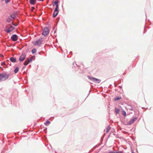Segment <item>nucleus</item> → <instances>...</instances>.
I'll use <instances>...</instances> for the list:
<instances>
[{"label":"nucleus","mask_w":153,"mask_h":153,"mask_svg":"<svg viewBox=\"0 0 153 153\" xmlns=\"http://www.w3.org/2000/svg\"><path fill=\"white\" fill-rule=\"evenodd\" d=\"M36 3V0H30V3L31 5H33Z\"/></svg>","instance_id":"9d476101"},{"label":"nucleus","mask_w":153,"mask_h":153,"mask_svg":"<svg viewBox=\"0 0 153 153\" xmlns=\"http://www.w3.org/2000/svg\"><path fill=\"white\" fill-rule=\"evenodd\" d=\"M131 153H134V151L132 150H131Z\"/></svg>","instance_id":"2f4dec72"},{"label":"nucleus","mask_w":153,"mask_h":153,"mask_svg":"<svg viewBox=\"0 0 153 153\" xmlns=\"http://www.w3.org/2000/svg\"><path fill=\"white\" fill-rule=\"evenodd\" d=\"M34 9H35V7H32L31 9V11L32 12H33Z\"/></svg>","instance_id":"cd10ccee"},{"label":"nucleus","mask_w":153,"mask_h":153,"mask_svg":"<svg viewBox=\"0 0 153 153\" xmlns=\"http://www.w3.org/2000/svg\"><path fill=\"white\" fill-rule=\"evenodd\" d=\"M58 3L59 2L58 1H56L54 2V4L56 6V8H59V5H58Z\"/></svg>","instance_id":"ddd939ff"},{"label":"nucleus","mask_w":153,"mask_h":153,"mask_svg":"<svg viewBox=\"0 0 153 153\" xmlns=\"http://www.w3.org/2000/svg\"><path fill=\"white\" fill-rule=\"evenodd\" d=\"M5 62H2L1 63V65H5Z\"/></svg>","instance_id":"c85d7f7f"},{"label":"nucleus","mask_w":153,"mask_h":153,"mask_svg":"<svg viewBox=\"0 0 153 153\" xmlns=\"http://www.w3.org/2000/svg\"><path fill=\"white\" fill-rule=\"evenodd\" d=\"M137 119V117H135L131 119L128 122V125H131L133 124L134 122L136 121Z\"/></svg>","instance_id":"423d86ee"},{"label":"nucleus","mask_w":153,"mask_h":153,"mask_svg":"<svg viewBox=\"0 0 153 153\" xmlns=\"http://www.w3.org/2000/svg\"><path fill=\"white\" fill-rule=\"evenodd\" d=\"M74 63H73V65H74Z\"/></svg>","instance_id":"58836bf2"},{"label":"nucleus","mask_w":153,"mask_h":153,"mask_svg":"<svg viewBox=\"0 0 153 153\" xmlns=\"http://www.w3.org/2000/svg\"><path fill=\"white\" fill-rule=\"evenodd\" d=\"M26 54L25 53H22V55L20 56L19 60L20 62L23 61L25 58Z\"/></svg>","instance_id":"6e6552de"},{"label":"nucleus","mask_w":153,"mask_h":153,"mask_svg":"<svg viewBox=\"0 0 153 153\" xmlns=\"http://www.w3.org/2000/svg\"><path fill=\"white\" fill-rule=\"evenodd\" d=\"M43 42V38H40L38 40L33 42V44L35 46H40Z\"/></svg>","instance_id":"7ed1b4c3"},{"label":"nucleus","mask_w":153,"mask_h":153,"mask_svg":"<svg viewBox=\"0 0 153 153\" xmlns=\"http://www.w3.org/2000/svg\"><path fill=\"white\" fill-rule=\"evenodd\" d=\"M56 31H55L54 32V33H55L56 32Z\"/></svg>","instance_id":"f704fd0d"},{"label":"nucleus","mask_w":153,"mask_h":153,"mask_svg":"<svg viewBox=\"0 0 153 153\" xmlns=\"http://www.w3.org/2000/svg\"><path fill=\"white\" fill-rule=\"evenodd\" d=\"M58 8H55L54 13H53V18L56 17L58 14L59 11L58 10Z\"/></svg>","instance_id":"1a4fd4ad"},{"label":"nucleus","mask_w":153,"mask_h":153,"mask_svg":"<svg viewBox=\"0 0 153 153\" xmlns=\"http://www.w3.org/2000/svg\"><path fill=\"white\" fill-rule=\"evenodd\" d=\"M12 24L13 26H17L18 25V24L16 25L14 24L13 22H12Z\"/></svg>","instance_id":"c756f323"},{"label":"nucleus","mask_w":153,"mask_h":153,"mask_svg":"<svg viewBox=\"0 0 153 153\" xmlns=\"http://www.w3.org/2000/svg\"><path fill=\"white\" fill-rule=\"evenodd\" d=\"M29 63L28 60H26L25 62H24V64L25 66L27 65Z\"/></svg>","instance_id":"dca6fc26"},{"label":"nucleus","mask_w":153,"mask_h":153,"mask_svg":"<svg viewBox=\"0 0 153 153\" xmlns=\"http://www.w3.org/2000/svg\"><path fill=\"white\" fill-rule=\"evenodd\" d=\"M11 39L13 42L16 41L18 39V36L16 34L13 35L11 37Z\"/></svg>","instance_id":"0eeeda50"},{"label":"nucleus","mask_w":153,"mask_h":153,"mask_svg":"<svg viewBox=\"0 0 153 153\" xmlns=\"http://www.w3.org/2000/svg\"><path fill=\"white\" fill-rule=\"evenodd\" d=\"M26 66H25V67H24V68H25Z\"/></svg>","instance_id":"e433bc0d"},{"label":"nucleus","mask_w":153,"mask_h":153,"mask_svg":"<svg viewBox=\"0 0 153 153\" xmlns=\"http://www.w3.org/2000/svg\"><path fill=\"white\" fill-rule=\"evenodd\" d=\"M10 0H5V3L6 4L10 2Z\"/></svg>","instance_id":"bb28decb"},{"label":"nucleus","mask_w":153,"mask_h":153,"mask_svg":"<svg viewBox=\"0 0 153 153\" xmlns=\"http://www.w3.org/2000/svg\"><path fill=\"white\" fill-rule=\"evenodd\" d=\"M121 97H115L114 99V100L115 101H116V100H118L120 99H121Z\"/></svg>","instance_id":"aec40b11"},{"label":"nucleus","mask_w":153,"mask_h":153,"mask_svg":"<svg viewBox=\"0 0 153 153\" xmlns=\"http://www.w3.org/2000/svg\"><path fill=\"white\" fill-rule=\"evenodd\" d=\"M33 59V57H31L29 58H28V59L27 60L28 62L30 63V62H32Z\"/></svg>","instance_id":"412c9836"},{"label":"nucleus","mask_w":153,"mask_h":153,"mask_svg":"<svg viewBox=\"0 0 153 153\" xmlns=\"http://www.w3.org/2000/svg\"><path fill=\"white\" fill-rule=\"evenodd\" d=\"M19 71V68L18 67H17L14 70V72L15 74H16Z\"/></svg>","instance_id":"4468645a"},{"label":"nucleus","mask_w":153,"mask_h":153,"mask_svg":"<svg viewBox=\"0 0 153 153\" xmlns=\"http://www.w3.org/2000/svg\"><path fill=\"white\" fill-rule=\"evenodd\" d=\"M87 77L88 79L90 80L93 81L94 82L97 83H99L101 82V80L99 79H98L93 77H91L89 76H88Z\"/></svg>","instance_id":"20e7f679"},{"label":"nucleus","mask_w":153,"mask_h":153,"mask_svg":"<svg viewBox=\"0 0 153 153\" xmlns=\"http://www.w3.org/2000/svg\"><path fill=\"white\" fill-rule=\"evenodd\" d=\"M122 114L124 116H126V112L125 111H123Z\"/></svg>","instance_id":"393cba45"},{"label":"nucleus","mask_w":153,"mask_h":153,"mask_svg":"<svg viewBox=\"0 0 153 153\" xmlns=\"http://www.w3.org/2000/svg\"><path fill=\"white\" fill-rule=\"evenodd\" d=\"M36 49H33L32 50V52L33 54H35L36 52Z\"/></svg>","instance_id":"4be33fe9"},{"label":"nucleus","mask_w":153,"mask_h":153,"mask_svg":"<svg viewBox=\"0 0 153 153\" xmlns=\"http://www.w3.org/2000/svg\"><path fill=\"white\" fill-rule=\"evenodd\" d=\"M26 66H25V67H24V68H25Z\"/></svg>","instance_id":"4c0bfd02"},{"label":"nucleus","mask_w":153,"mask_h":153,"mask_svg":"<svg viewBox=\"0 0 153 153\" xmlns=\"http://www.w3.org/2000/svg\"><path fill=\"white\" fill-rule=\"evenodd\" d=\"M119 88H120V89H121L122 88V87L121 86H119Z\"/></svg>","instance_id":"473e14b6"},{"label":"nucleus","mask_w":153,"mask_h":153,"mask_svg":"<svg viewBox=\"0 0 153 153\" xmlns=\"http://www.w3.org/2000/svg\"><path fill=\"white\" fill-rule=\"evenodd\" d=\"M26 66H25V67H24V68H25Z\"/></svg>","instance_id":"c9c22d12"},{"label":"nucleus","mask_w":153,"mask_h":153,"mask_svg":"<svg viewBox=\"0 0 153 153\" xmlns=\"http://www.w3.org/2000/svg\"><path fill=\"white\" fill-rule=\"evenodd\" d=\"M130 110H131V111H133L134 110V109L132 108H131L130 109Z\"/></svg>","instance_id":"7c9ffc66"},{"label":"nucleus","mask_w":153,"mask_h":153,"mask_svg":"<svg viewBox=\"0 0 153 153\" xmlns=\"http://www.w3.org/2000/svg\"><path fill=\"white\" fill-rule=\"evenodd\" d=\"M120 153L119 152H114L112 151H110L108 153Z\"/></svg>","instance_id":"a878e982"},{"label":"nucleus","mask_w":153,"mask_h":153,"mask_svg":"<svg viewBox=\"0 0 153 153\" xmlns=\"http://www.w3.org/2000/svg\"><path fill=\"white\" fill-rule=\"evenodd\" d=\"M12 31V30H11L10 28H9L5 31L7 33H9L10 31Z\"/></svg>","instance_id":"5701e85b"},{"label":"nucleus","mask_w":153,"mask_h":153,"mask_svg":"<svg viewBox=\"0 0 153 153\" xmlns=\"http://www.w3.org/2000/svg\"><path fill=\"white\" fill-rule=\"evenodd\" d=\"M49 29L48 27H45L43 30L42 35L44 36H46L49 33Z\"/></svg>","instance_id":"39448f33"},{"label":"nucleus","mask_w":153,"mask_h":153,"mask_svg":"<svg viewBox=\"0 0 153 153\" xmlns=\"http://www.w3.org/2000/svg\"><path fill=\"white\" fill-rule=\"evenodd\" d=\"M50 123V122L49 120H47L45 123V124L46 126H48Z\"/></svg>","instance_id":"a211bd4d"},{"label":"nucleus","mask_w":153,"mask_h":153,"mask_svg":"<svg viewBox=\"0 0 153 153\" xmlns=\"http://www.w3.org/2000/svg\"><path fill=\"white\" fill-rule=\"evenodd\" d=\"M11 20L12 19L10 17L8 16L6 19V22L8 23H10L11 22Z\"/></svg>","instance_id":"f8f14e48"},{"label":"nucleus","mask_w":153,"mask_h":153,"mask_svg":"<svg viewBox=\"0 0 153 153\" xmlns=\"http://www.w3.org/2000/svg\"><path fill=\"white\" fill-rule=\"evenodd\" d=\"M11 18H12L13 19H15V17H16V16L14 14H11L10 15V16H9Z\"/></svg>","instance_id":"6ab92c4d"},{"label":"nucleus","mask_w":153,"mask_h":153,"mask_svg":"<svg viewBox=\"0 0 153 153\" xmlns=\"http://www.w3.org/2000/svg\"><path fill=\"white\" fill-rule=\"evenodd\" d=\"M10 60L13 62H15L16 61V59L13 57H10Z\"/></svg>","instance_id":"9b49d317"},{"label":"nucleus","mask_w":153,"mask_h":153,"mask_svg":"<svg viewBox=\"0 0 153 153\" xmlns=\"http://www.w3.org/2000/svg\"><path fill=\"white\" fill-rule=\"evenodd\" d=\"M9 78V75L6 73L0 74V81H5Z\"/></svg>","instance_id":"f03ea898"},{"label":"nucleus","mask_w":153,"mask_h":153,"mask_svg":"<svg viewBox=\"0 0 153 153\" xmlns=\"http://www.w3.org/2000/svg\"><path fill=\"white\" fill-rule=\"evenodd\" d=\"M9 26H10V27L11 28V30H14L15 29V28L14 27H13V26H11V25H9Z\"/></svg>","instance_id":"b1692460"},{"label":"nucleus","mask_w":153,"mask_h":153,"mask_svg":"<svg viewBox=\"0 0 153 153\" xmlns=\"http://www.w3.org/2000/svg\"><path fill=\"white\" fill-rule=\"evenodd\" d=\"M44 1V0H40V1Z\"/></svg>","instance_id":"72a5a7b5"},{"label":"nucleus","mask_w":153,"mask_h":153,"mask_svg":"<svg viewBox=\"0 0 153 153\" xmlns=\"http://www.w3.org/2000/svg\"><path fill=\"white\" fill-rule=\"evenodd\" d=\"M115 112L117 114H118L119 113V109L117 108H115Z\"/></svg>","instance_id":"f3484780"},{"label":"nucleus","mask_w":153,"mask_h":153,"mask_svg":"<svg viewBox=\"0 0 153 153\" xmlns=\"http://www.w3.org/2000/svg\"><path fill=\"white\" fill-rule=\"evenodd\" d=\"M9 78V75L6 73L0 74V81H5Z\"/></svg>","instance_id":"f257e3e1"},{"label":"nucleus","mask_w":153,"mask_h":153,"mask_svg":"<svg viewBox=\"0 0 153 153\" xmlns=\"http://www.w3.org/2000/svg\"><path fill=\"white\" fill-rule=\"evenodd\" d=\"M111 128V127L109 126H108V127H107V128L106 129V133H108L109 131H110Z\"/></svg>","instance_id":"2eb2a0df"}]
</instances>
